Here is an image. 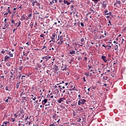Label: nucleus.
I'll list each match as a JSON object with an SVG mask.
<instances>
[{
	"mask_svg": "<svg viewBox=\"0 0 126 126\" xmlns=\"http://www.w3.org/2000/svg\"><path fill=\"white\" fill-rule=\"evenodd\" d=\"M101 59L105 63H106V62H108V59H107V57L105 56H102Z\"/></svg>",
	"mask_w": 126,
	"mask_h": 126,
	"instance_id": "4",
	"label": "nucleus"
},
{
	"mask_svg": "<svg viewBox=\"0 0 126 126\" xmlns=\"http://www.w3.org/2000/svg\"><path fill=\"white\" fill-rule=\"evenodd\" d=\"M8 123H9V122H3V125H4V126H7V124H8Z\"/></svg>",
	"mask_w": 126,
	"mask_h": 126,
	"instance_id": "28",
	"label": "nucleus"
},
{
	"mask_svg": "<svg viewBox=\"0 0 126 126\" xmlns=\"http://www.w3.org/2000/svg\"><path fill=\"white\" fill-rule=\"evenodd\" d=\"M63 98H60L59 100L58 101V103L61 104L62 102H63Z\"/></svg>",
	"mask_w": 126,
	"mask_h": 126,
	"instance_id": "11",
	"label": "nucleus"
},
{
	"mask_svg": "<svg viewBox=\"0 0 126 126\" xmlns=\"http://www.w3.org/2000/svg\"><path fill=\"white\" fill-rule=\"evenodd\" d=\"M81 42H82V43H83V42H84V38H82L81 39Z\"/></svg>",
	"mask_w": 126,
	"mask_h": 126,
	"instance_id": "43",
	"label": "nucleus"
},
{
	"mask_svg": "<svg viewBox=\"0 0 126 126\" xmlns=\"http://www.w3.org/2000/svg\"><path fill=\"white\" fill-rule=\"evenodd\" d=\"M77 122H81V118H79Z\"/></svg>",
	"mask_w": 126,
	"mask_h": 126,
	"instance_id": "55",
	"label": "nucleus"
},
{
	"mask_svg": "<svg viewBox=\"0 0 126 126\" xmlns=\"http://www.w3.org/2000/svg\"><path fill=\"white\" fill-rule=\"evenodd\" d=\"M81 104H82V99H80L78 101V105H79V106H80V105Z\"/></svg>",
	"mask_w": 126,
	"mask_h": 126,
	"instance_id": "16",
	"label": "nucleus"
},
{
	"mask_svg": "<svg viewBox=\"0 0 126 126\" xmlns=\"http://www.w3.org/2000/svg\"><path fill=\"white\" fill-rule=\"evenodd\" d=\"M55 37H56V33H53L52 37L55 38Z\"/></svg>",
	"mask_w": 126,
	"mask_h": 126,
	"instance_id": "39",
	"label": "nucleus"
},
{
	"mask_svg": "<svg viewBox=\"0 0 126 126\" xmlns=\"http://www.w3.org/2000/svg\"><path fill=\"white\" fill-rule=\"evenodd\" d=\"M12 122H15V119L12 118Z\"/></svg>",
	"mask_w": 126,
	"mask_h": 126,
	"instance_id": "60",
	"label": "nucleus"
},
{
	"mask_svg": "<svg viewBox=\"0 0 126 126\" xmlns=\"http://www.w3.org/2000/svg\"><path fill=\"white\" fill-rule=\"evenodd\" d=\"M50 39H51V40L50 41V43H51V42H53V43H55V42H56V39L55 37H51Z\"/></svg>",
	"mask_w": 126,
	"mask_h": 126,
	"instance_id": "10",
	"label": "nucleus"
},
{
	"mask_svg": "<svg viewBox=\"0 0 126 126\" xmlns=\"http://www.w3.org/2000/svg\"><path fill=\"white\" fill-rule=\"evenodd\" d=\"M103 79H104V80H107V79H108V77H107V76H103Z\"/></svg>",
	"mask_w": 126,
	"mask_h": 126,
	"instance_id": "27",
	"label": "nucleus"
},
{
	"mask_svg": "<svg viewBox=\"0 0 126 126\" xmlns=\"http://www.w3.org/2000/svg\"><path fill=\"white\" fill-rule=\"evenodd\" d=\"M32 16V14H29V15H28V17H29V18H30V17H31Z\"/></svg>",
	"mask_w": 126,
	"mask_h": 126,
	"instance_id": "41",
	"label": "nucleus"
},
{
	"mask_svg": "<svg viewBox=\"0 0 126 126\" xmlns=\"http://www.w3.org/2000/svg\"><path fill=\"white\" fill-rule=\"evenodd\" d=\"M10 59V57L8 56H5L4 58V62H7L8 60Z\"/></svg>",
	"mask_w": 126,
	"mask_h": 126,
	"instance_id": "7",
	"label": "nucleus"
},
{
	"mask_svg": "<svg viewBox=\"0 0 126 126\" xmlns=\"http://www.w3.org/2000/svg\"><path fill=\"white\" fill-rule=\"evenodd\" d=\"M21 24V22L20 21H19V24L17 26V27H18L19 26H20V25Z\"/></svg>",
	"mask_w": 126,
	"mask_h": 126,
	"instance_id": "37",
	"label": "nucleus"
},
{
	"mask_svg": "<svg viewBox=\"0 0 126 126\" xmlns=\"http://www.w3.org/2000/svg\"><path fill=\"white\" fill-rule=\"evenodd\" d=\"M96 35H100V32H96Z\"/></svg>",
	"mask_w": 126,
	"mask_h": 126,
	"instance_id": "45",
	"label": "nucleus"
},
{
	"mask_svg": "<svg viewBox=\"0 0 126 126\" xmlns=\"http://www.w3.org/2000/svg\"><path fill=\"white\" fill-rule=\"evenodd\" d=\"M48 102V99H45L42 101V105H45Z\"/></svg>",
	"mask_w": 126,
	"mask_h": 126,
	"instance_id": "8",
	"label": "nucleus"
},
{
	"mask_svg": "<svg viewBox=\"0 0 126 126\" xmlns=\"http://www.w3.org/2000/svg\"><path fill=\"white\" fill-rule=\"evenodd\" d=\"M121 4L122 2L119 0H117L116 1L115 3H114V6H116V7H121Z\"/></svg>",
	"mask_w": 126,
	"mask_h": 126,
	"instance_id": "1",
	"label": "nucleus"
},
{
	"mask_svg": "<svg viewBox=\"0 0 126 126\" xmlns=\"http://www.w3.org/2000/svg\"><path fill=\"white\" fill-rule=\"evenodd\" d=\"M16 30H17V29H14L13 30V33H14L16 31Z\"/></svg>",
	"mask_w": 126,
	"mask_h": 126,
	"instance_id": "54",
	"label": "nucleus"
},
{
	"mask_svg": "<svg viewBox=\"0 0 126 126\" xmlns=\"http://www.w3.org/2000/svg\"><path fill=\"white\" fill-rule=\"evenodd\" d=\"M85 75H86V76H87V77H88V76H89V73H87V72L85 73Z\"/></svg>",
	"mask_w": 126,
	"mask_h": 126,
	"instance_id": "30",
	"label": "nucleus"
},
{
	"mask_svg": "<svg viewBox=\"0 0 126 126\" xmlns=\"http://www.w3.org/2000/svg\"><path fill=\"white\" fill-rule=\"evenodd\" d=\"M58 42L57 43V44L58 45V46H61V45H63V41L64 40H58Z\"/></svg>",
	"mask_w": 126,
	"mask_h": 126,
	"instance_id": "6",
	"label": "nucleus"
},
{
	"mask_svg": "<svg viewBox=\"0 0 126 126\" xmlns=\"http://www.w3.org/2000/svg\"><path fill=\"white\" fill-rule=\"evenodd\" d=\"M78 61H81V60H82V58H81V57L79 56L78 57Z\"/></svg>",
	"mask_w": 126,
	"mask_h": 126,
	"instance_id": "34",
	"label": "nucleus"
},
{
	"mask_svg": "<svg viewBox=\"0 0 126 126\" xmlns=\"http://www.w3.org/2000/svg\"><path fill=\"white\" fill-rule=\"evenodd\" d=\"M7 55H9L10 56V57H13V54L11 53V52H9L8 53H7Z\"/></svg>",
	"mask_w": 126,
	"mask_h": 126,
	"instance_id": "19",
	"label": "nucleus"
},
{
	"mask_svg": "<svg viewBox=\"0 0 126 126\" xmlns=\"http://www.w3.org/2000/svg\"><path fill=\"white\" fill-rule=\"evenodd\" d=\"M22 116V118H23V119H24V114H22V115H21V117Z\"/></svg>",
	"mask_w": 126,
	"mask_h": 126,
	"instance_id": "56",
	"label": "nucleus"
},
{
	"mask_svg": "<svg viewBox=\"0 0 126 126\" xmlns=\"http://www.w3.org/2000/svg\"><path fill=\"white\" fill-rule=\"evenodd\" d=\"M86 102V100L85 99H82V105H84V104Z\"/></svg>",
	"mask_w": 126,
	"mask_h": 126,
	"instance_id": "22",
	"label": "nucleus"
},
{
	"mask_svg": "<svg viewBox=\"0 0 126 126\" xmlns=\"http://www.w3.org/2000/svg\"><path fill=\"white\" fill-rule=\"evenodd\" d=\"M81 26H82V27H84V24H83V23H81Z\"/></svg>",
	"mask_w": 126,
	"mask_h": 126,
	"instance_id": "44",
	"label": "nucleus"
},
{
	"mask_svg": "<svg viewBox=\"0 0 126 126\" xmlns=\"http://www.w3.org/2000/svg\"><path fill=\"white\" fill-rule=\"evenodd\" d=\"M42 59L43 60H45H45H46L45 56L44 57H42Z\"/></svg>",
	"mask_w": 126,
	"mask_h": 126,
	"instance_id": "59",
	"label": "nucleus"
},
{
	"mask_svg": "<svg viewBox=\"0 0 126 126\" xmlns=\"http://www.w3.org/2000/svg\"><path fill=\"white\" fill-rule=\"evenodd\" d=\"M8 26H9V25H8V24H7V23H5V24H4V27H5V28H7V27H8Z\"/></svg>",
	"mask_w": 126,
	"mask_h": 126,
	"instance_id": "23",
	"label": "nucleus"
},
{
	"mask_svg": "<svg viewBox=\"0 0 126 126\" xmlns=\"http://www.w3.org/2000/svg\"><path fill=\"white\" fill-rule=\"evenodd\" d=\"M51 57L50 56L47 55L45 56V60H44V62H48L50 59H51Z\"/></svg>",
	"mask_w": 126,
	"mask_h": 126,
	"instance_id": "5",
	"label": "nucleus"
},
{
	"mask_svg": "<svg viewBox=\"0 0 126 126\" xmlns=\"http://www.w3.org/2000/svg\"><path fill=\"white\" fill-rule=\"evenodd\" d=\"M8 12H9V13H10V14H11V12L10 11V7H8Z\"/></svg>",
	"mask_w": 126,
	"mask_h": 126,
	"instance_id": "24",
	"label": "nucleus"
},
{
	"mask_svg": "<svg viewBox=\"0 0 126 126\" xmlns=\"http://www.w3.org/2000/svg\"><path fill=\"white\" fill-rule=\"evenodd\" d=\"M63 2H64V3H65V4H67V5H69V4H70V3H69V1H67V0H64L63 1Z\"/></svg>",
	"mask_w": 126,
	"mask_h": 126,
	"instance_id": "13",
	"label": "nucleus"
},
{
	"mask_svg": "<svg viewBox=\"0 0 126 126\" xmlns=\"http://www.w3.org/2000/svg\"><path fill=\"white\" fill-rule=\"evenodd\" d=\"M104 12L105 13V15H109V14L111 15L112 14V13H111V12H110L109 13H108V10H105Z\"/></svg>",
	"mask_w": 126,
	"mask_h": 126,
	"instance_id": "9",
	"label": "nucleus"
},
{
	"mask_svg": "<svg viewBox=\"0 0 126 126\" xmlns=\"http://www.w3.org/2000/svg\"><path fill=\"white\" fill-rule=\"evenodd\" d=\"M78 98L79 99H80V98H81V96H80V94H79L78 95Z\"/></svg>",
	"mask_w": 126,
	"mask_h": 126,
	"instance_id": "62",
	"label": "nucleus"
},
{
	"mask_svg": "<svg viewBox=\"0 0 126 126\" xmlns=\"http://www.w3.org/2000/svg\"><path fill=\"white\" fill-rule=\"evenodd\" d=\"M52 2L53 3H57V2H58V0H53Z\"/></svg>",
	"mask_w": 126,
	"mask_h": 126,
	"instance_id": "26",
	"label": "nucleus"
},
{
	"mask_svg": "<svg viewBox=\"0 0 126 126\" xmlns=\"http://www.w3.org/2000/svg\"><path fill=\"white\" fill-rule=\"evenodd\" d=\"M44 36H45V34H42L40 35V37L41 38H43V39H45Z\"/></svg>",
	"mask_w": 126,
	"mask_h": 126,
	"instance_id": "31",
	"label": "nucleus"
},
{
	"mask_svg": "<svg viewBox=\"0 0 126 126\" xmlns=\"http://www.w3.org/2000/svg\"><path fill=\"white\" fill-rule=\"evenodd\" d=\"M4 23H6V18H5V19H4Z\"/></svg>",
	"mask_w": 126,
	"mask_h": 126,
	"instance_id": "63",
	"label": "nucleus"
},
{
	"mask_svg": "<svg viewBox=\"0 0 126 126\" xmlns=\"http://www.w3.org/2000/svg\"><path fill=\"white\" fill-rule=\"evenodd\" d=\"M24 78H25V76L24 75L22 76L21 77V79H24Z\"/></svg>",
	"mask_w": 126,
	"mask_h": 126,
	"instance_id": "49",
	"label": "nucleus"
},
{
	"mask_svg": "<svg viewBox=\"0 0 126 126\" xmlns=\"http://www.w3.org/2000/svg\"><path fill=\"white\" fill-rule=\"evenodd\" d=\"M8 13H9V12H7L5 13L4 14V16H7Z\"/></svg>",
	"mask_w": 126,
	"mask_h": 126,
	"instance_id": "32",
	"label": "nucleus"
},
{
	"mask_svg": "<svg viewBox=\"0 0 126 126\" xmlns=\"http://www.w3.org/2000/svg\"><path fill=\"white\" fill-rule=\"evenodd\" d=\"M66 104H67L68 105L70 104V101H66Z\"/></svg>",
	"mask_w": 126,
	"mask_h": 126,
	"instance_id": "48",
	"label": "nucleus"
},
{
	"mask_svg": "<svg viewBox=\"0 0 126 126\" xmlns=\"http://www.w3.org/2000/svg\"><path fill=\"white\" fill-rule=\"evenodd\" d=\"M16 79H20V77H21V74H19V75H16Z\"/></svg>",
	"mask_w": 126,
	"mask_h": 126,
	"instance_id": "18",
	"label": "nucleus"
},
{
	"mask_svg": "<svg viewBox=\"0 0 126 126\" xmlns=\"http://www.w3.org/2000/svg\"><path fill=\"white\" fill-rule=\"evenodd\" d=\"M39 9H43V6H39Z\"/></svg>",
	"mask_w": 126,
	"mask_h": 126,
	"instance_id": "58",
	"label": "nucleus"
},
{
	"mask_svg": "<svg viewBox=\"0 0 126 126\" xmlns=\"http://www.w3.org/2000/svg\"><path fill=\"white\" fill-rule=\"evenodd\" d=\"M90 11H92V12H93V13H95V11L92 9H91Z\"/></svg>",
	"mask_w": 126,
	"mask_h": 126,
	"instance_id": "38",
	"label": "nucleus"
},
{
	"mask_svg": "<svg viewBox=\"0 0 126 126\" xmlns=\"http://www.w3.org/2000/svg\"><path fill=\"white\" fill-rule=\"evenodd\" d=\"M118 48H119V46L118 45H116L115 46V51H117V50H118Z\"/></svg>",
	"mask_w": 126,
	"mask_h": 126,
	"instance_id": "29",
	"label": "nucleus"
},
{
	"mask_svg": "<svg viewBox=\"0 0 126 126\" xmlns=\"http://www.w3.org/2000/svg\"><path fill=\"white\" fill-rule=\"evenodd\" d=\"M93 1H94V2H98L99 1V0H92Z\"/></svg>",
	"mask_w": 126,
	"mask_h": 126,
	"instance_id": "42",
	"label": "nucleus"
},
{
	"mask_svg": "<svg viewBox=\"0 0 126 126\" xmlns=\"http://www.w3.org/2000/svg\"><path fill=\"white\" fill-rule=\"evenodd\" d=\"M20 84V82H19L18 83H17L16 87L17 89H18V88L19 87V85Z\"/></svg>",
	"mask_w": 126,
	"mask_h": 126,
	"instance_id": "25",
	"label": "nucleus"
},
{
	"mask_svg": "<svg viewBox=\"0 0 126 126\" xmlns=\"http://www.w3.org/2000/svg\"><path fill=\"white\" fill-rule=\"evenodd\" d=\"M6 64L7 66H10L11 65V63L9 62H7L6 63Z\"/></svg>",
	"mask_w": 126,
	"mask_h": 126,
	"instance_id": "20",
	"label": "nucleus"
},
{
	"mask_svg": "<svg viewBox=\"0 0 126 126\" xmlns=\"http://www.w3.org/2000/svg\"><path fill=\"white\" fill-rule=\"evenodd\" d=\"M37 6H39L40 3H38L36 4Z\"/></svg>",
	"mask_w": 126,
	"mask_h": 126,
	"instance_id": "61",
	"label": "nucleus"
},
{
	"mask_svg": "<svg viewBox=\"0 0 126 126\" xmlns=\"http://www.w3.org/2000/svg\"><path fill=\"white\" fill-rule=\"evenodd\" d=\"M106 47H108V50H110V49H112L111 46H106Z\"/></svg>",
	"mask_w": 126,
	"mask_h": 126,
	"instance_id": "35",
	"label": "nucleus"
},
{
	"mask_svg": "<svg viewBox=\"0 0 126 126\" xmlns=\"http://www.w3.org/2000/svg\"><path fill=\"white\" fill-rule=\"evenodd\" d=\"M70 55H75V51L72 50L69 52Z\"/></svg>",
	"mask_w": 126,
	"mask_h": 126,
	"instance_id": "15",
	"label": "nucleus"
},
{
	"mask_svg": "<svg viewBox=\"0 0 126 126\" xmlns=\"http://www.w3.org/2000/svg\"><path fill=\"white\" fill-rule=\"evenodd\" d=\"M30 0L32 4V6H35V3H37V2H38L36 0Z\"/></svg>",
	"mask_w": 126,
	"mask_h": 126,
	"instance_id": "3",
	"label": "nucleus"
},
{
	"mask_svg": "<svg viewBox=\"0 0 126 126\" xmlns=\"http://www.w3.org/2000/svg\"><path fill=\"white\" fill-rule=\"evenodd\" d=\"M48 106H50V103H49V104H46L45 105V107H48Z\"/></svg>",
	"mask_w": 126,
	"mask_h": 126,
	"instance_id": "57",
	"label": "nucleus"
},
{
	"mask_svg": "<svg viewBox=\"0 0 126 126\" xmlns=\"http://www.w3.org/2000/svg\"><path fill=\"white\" fill-rule=\"evenodd\" d=\"M5 90H7V91H8V87H5Z\"/></svg>",
	"mask_w": 126,
	"mask_h": 126,
	"instance_id": "52",
	"label": "nucleus"
},
{
	"mask_svg": "<svg viewBox=\"0 0 126 126\" xmlns=\"http://www.w3.org/2000/svg\"><path fill=\"white\" fill-rule=\"evenodd\" d=\"M61 68H62L63 71H64V70L66 71V70H67V69H68L67 67H64L63 68V66H62Z\"/></svg>",
	"mask_w": 126,
	"mask_h": 126,
	"instance_id": "14",
	"label": "nucleus"
},
{
	"mask_svg": "<svg viewBox=\"0 0 126 126\" xmlns=\"http://www.w3.org/2000/svg\"><path fill=\"white\" fill-rule=\"evenodd\" d=\"M102 5L103 7H106V6H107V5L106 4H103Z\"/></svg>",
	"mask_w": 126,
	"mask_h": 126,
	"instance_id": "50",
	"label": "nucleus"
},
{
	"mask_svg": "<svg viewBox=\"0 0 126 126\" xmlns=\"http://www.w3.org/2000/svg\"><path fill=\"white\" fill-rule=\"evenodd\" d=\"M11 23H12L13 24H14V23H15L13 19L11 20Z\"/></svg>",
	"mask_w": 126,
	"mask_h": 126,
	"instance_id": "40",
	"label": "nucleus"
},
{
	"mask_svg": "<svg viewBox=\"0 0 126 126\" xmlns=\"http://www.w3.org/2000/svg\"><path fill=\"white\" fill-rule=\"evenodd\" d=\"M83 79L84 82H86V79H85V77H83Z\"/></svg>",
	"mask_w": 126,
	"mask_h": 126,
	"instance_id": "47",
	"label": "nucleus"
},
{
	"mask_svg": "<svg viewBox=\"0 0 126 126\" xmlns=\"http://www.w3.org/2000/svg\"><path fill=\"white\" fill-rule=\"evenodd\" d=\"M23 95H25V92H24V90H23V92L20 94V97H22L23 96Z\"/></svg>",
	"mask_w": 126,
	"mask_h": 126,
	"instance_id": "17",
	"label": "nucleus"
},
{
	"mask_svg": "<svg viewBox=\"0 0 126 126\" xmlns=\"http://www.w3.org/2000/svg\"><path fill=\"white\" fill-rule=\"evenodd\" d=\"M57 117V114H55L53 116V119L55 120V121H57V119H56V117Z\"/></svg>",
	"mask_w": 126,
	"mask_h": 126,
	"instance_id": "21",
	"label": "nucleus"
},
{
	"mask_svg": "<svg viewBox=\"0 0 126 126\" xmlns=\"http://www.w3.org/2000/svg\"><path fill=\"white\" fill-rule=\"evenodd\" d=\"M24 113V111L23 110H22V111H21L20 112V115L19 116H21V115H22L23 113Z\"/></svg>",
	"mask_w": 126,
	"mask_h": 126,
	"instance_id": "33",
	"label": "nucleus"
},
{
	"mask_svg": "<svg viewBox=\"0 0 126 126\" xmlns=\"http://www.w3.org/2000/svg\"><path fill=\"white\" fill-rule=\"evenodd\" d=\"M121 0L123 3H125V2H126V0Z\"/></svg>",
	"mask_w": 126,
	"mask_h": 126,
	"instance_id": "51",
	"label": "nucleus"
},
{
	"mask_svg": "<svg viewBox=\"0 0 126 126\" xmlns=\"http://www.w3.org/2000/svg\"><path fill=\"white\" fill-rule=\"evenodd\" d=\"M8 99H9V100H11V97H8Z\"/></svg>",
	"mask_w": 126,
	"mask_h": 126,
	"instance_id": "64",
	"label": "nucleus"
},
{
	"mask_svg": "<svg viewBox=\"0 0 126 126\" xmlns=\"http://www.w3.org/2000/svg\"><path fill=\"white\" fill-rule=\"evenodd\" d=\"M12 71L10 72V78H13V77H14L15 76V73L13 72V70H11Z\"/></svg>",
	"mask_w": 126,
	"mask_h": 126,
	"instance_id": "2",
	"label": "nucleus"
},
{
	"mask_svg": "<svg viewBox=\"0 0 126 126\" xmlns=\"http://www.w3.org/2000/svg\"><path fill=\"white\" fill-rule=\"evenodd\" d=\"M31 99H32V100H33V101H35L36 100V96H35L34 97H31Z\"/></svg>",
	"mask_w": 126,
	"mask_h": 126,
	"instance_id": "36",
	"label": "nucleus"
},
{
	"mask_svg": "<svg viewBox=\"0 0 126 126\" xmlns=\"http://www.w3.org/2000/svg\"><path fill=\"white\" fill-rule=\"evenodd\" d=\"M58 40H64L63 37V36H60V34H59Z\"/></svg>",
	"mask_w": 126,
	"mask_h": 126,
	"instance_id": "12",
	"label": "nucleus"
},
{
	"mask_svg": "<svg viewBox=\"0 0 126 126\" xmlns=\"http://www.w3.org/2000/svg\"><path fill=\"white\" fill-rule=\"evenodd\" d=\"M46 46H45V45L43 46L42 50H44V49H46ZM42 50H41V51H42Z\"/></svg>",
	"mask_w": 126,
	"mask_h": 126,
	"instance_id": "46",
	"label": "nucleus"
},
{
	"mask_svg": "<svg viewBox=\"0 0 126 126\" xmlns=\"http://www.w3.org/2000/svg\"><path fill=\"white\" fill-rule=\"evenodd\" d=\"M5 51H6V50L2 51L1 52V53L2 54H4V53H5Z\"/></svg>",
	"mask_w": 126,
	"mask_h": 126,
	"instance_id": "53",
	"label": "nucleus"
}]
</instances>
